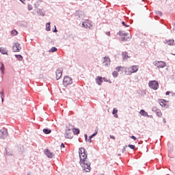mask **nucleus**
Returning a JSON list of instances; mask_svg holds the SVG:
<instances>
[{
	"label": "nucleus",
	"instance_id": "nucleus-58",
	"mask_svg": "<svg viewBox=\"0 0 175 175\" xmlns=\"http://www.w3.org/2000/svg\"><path fill=\"white\" fill-rule=\"evenodd\" d=\"M107 35L108 36H110V31H109L108 33H107Z\"/></svg>",
	"mask_w": 175,
	"mask_h": 175
},
{
	"label": "nucleus",
	"instance_id": "nucleus-7",
	"mask_svg": "<svg viewBox=\"0 0 175 175\" xmlns=\"http://www.w3.org/2000/svg\"><path fill=\"white\" fill-rule=\"evenodd\" d=\"M44 154L45 155H46L47 158H54L55 155L53 152H51L50 150L49 149L44 150Z\"/></svg>",
	"mask_w": 175,
	"mask_h": 175
},
{
	"label": "nucleus",
	"instance_id": "nucleus-12",
	"mask_svg": "<svg viewBox=\"0 0 175 175\" xmlns=\"http://www.w3.org/2000/svg\"><path fill=\"white\" fill-rule=\"evenodd\" d=\"M64 136L66 139H72L73 133H72V131H66Z\"/></svg>",
	"mask_w": 175,
	"mask_h": 175
},
{
	"label": "nucleus",
	"instance_id": "nucleus-42",
	"mask_svg": "<svg viewBox=\"0 0 175 175\" xmlns=\"http://www.w3.org/2000/svg\"><path fill=\"white\" fill-rule=\"evenodd\" d=\"M84 137H85V142L88 141V135L87 134H84Z\"/></svg>",
	"mask_w": 175,
	"mask_h": 175
},
{
	"label": "nucleus",
	"instance_id": "nucleus-48",
	"mask_svg": "<svg viewBox=\"0 0 175 175\" xmlns=\"http://www.w3.org/2000/svg\"><path fill=\"white\" fill-rule=\"evenodd\" d=\"M53 32L54 33L58 32V30L57 29V27H55V29L53 30Z\"/></svg>",
	"mask_w": 175,
	"mask_h": 175
},
{
	"label": "nucleus",
	"instance_id": "nucleus-33",
	"mask_svg": "<svg viewBox=\"0 0 175 175\" xmlns=\"http://www.w3.org/2000/svg\"><path fill=\"white\" fill-rule=\"evenodd\" d=\"M87 158H88V154H83L81 155V159H84V161L87 160Z\"/></svg>",
	"mask_w": 175,
	"mask_h": 175
},
{
	"label": "nucleus",
	"instance_id": "nucleus-41",
	"mask_svg": "<svg viewBox=\"0 0 175 175\" xmlns=\"http://www.w3.org/2000/svg\"><path fill=\"white\" fill-rule=\"evenodd\" d=\"M122 25L124 27H129V25H126V23H125L124 21H122Z\"/></svg>",
	"mask_w": 175,
	"mask_h": 175
},
{
	"label": "nucleus",
	"instance_id": "nucleus-24",
	"mask_svg": "<svg viewBox=\"0 0 175 175\" xmlns=\"http://www.w3.org/2000/svg\"><path fill=\"white\" fill-rule=\"evenodd\" d=\"M117 35H120V36H128V33H124L123 31H119V32L117 33Z\"/></svg>",
	"mask_w": 175,
	"mask_h": 175
},
{
	"label": "nucleus",
	"instance_id": "nucleus-19",
	"mask_svg": "<svg viewBox=\"0 0 175 175\" xmlns=\"http://www.w3.org/2000/svg\"><path fill=\"white\" fill-rule=\"evenodd\" d=\"M88 21H90V20L88 19H85L83 23H82V27L83 28H88Z\"/></svg>",
	"mask_w": 175,
	"mask_h": 175
},
{
	"label": "nucleus",
	"instance_id": "nucleus-61",
	"mask_svg": "<svg viewBox=\"0 0 175 175\" xmlns=\"http://www.w3.org/2000/svg\"><path fill=\"white\" fill-rule=\"evenodd\" d=\"M118 157H121V154H118Z\"/></svg>",
	"mask_w": 175,
	"mask_h": 175
},
{
	"label": "nucleus",
	"instance_id": "nucleus-62",
	"mask_svg": "<svg viewBox=\"0 0 175 175\" xmlns=\"http://www.w3.org/2000/svg\"><path fill=\"white\" fill-rule=\"evenodd\" d=\"M7 155H10V154H8V153H7Z\"/></svg>",
	"mask_w": 175,
	"mask_h": 175
},
{
	"label": "nucleus",
	"instance_id": "nucleus-56",
	"mask_svg": "<svg viewBox=\"0 0 175 175\" xmlns=\"http://www.w3.org/2000/svg\"><path fill=\"white\" fill-rule=\"evenodd\" d=\"M107 83H109V84H111V81H110V79H108Z\"/></svg>",
	"mask_w": 175,
	"mask_h": 175
},
{
	"label": "nucleus",
	"instance_id": "nucleus-43",
	"mask_svg": "<svg viewBox=\"0 0 175 175\" xmlns=\"http://www.w3.org/2000/svg\"><path fill=\"white\" fill-rule=\"evenodd\" d=\"M131 139H133L135 141L137 140V138H136V137L135 135H132L131 137Z\"/></svg>",
	"mask_w": 175,
	"mask_h": 175
},
{
	"label": "nucleus",
	"instance_id": "nucleus-37",
	"mask_svg": "<svg viewBox=\"0 0 175 175\" xmlns=\"http://www.w3.org/2000/svg\"><path fill=\"white\" fill-rule=\"evenodd\" d=\"M117 113H118V109H117V108H113V111H112V114H117Z\"/></svg>",
	"mask_w": 175,
	"mask_h": 175
},
{
	"label": "nucleus",
	"instance_id": "nucleus-20",
	"mask_svg": "<svg viewBox=\"0 0 175 175\" xmlns=\"http://www.w3.org/2000/svg\"><path fill=\"white\" fill-rule=\"evenodd\" d=\"M0 53L3 55H8V51L4 47H0Z\"/></svg>",
	"mask_w": 175,
	"mask_h": 175
},
{
	"label": "nucleus",
	"instance_id": "nucleus-44",
	"mask_svg": "<svg viewBox=\"0 0 175 175\" xmlns=\"http://www.w3.org/2000/svg\"><path fill=\"white\" fill-rule=\"evenodd\" d=\"M103 81H105V83H107V81H109V79H107L105 78V77H103Z\"/></svg>",
	"mask_w": 175,
	"mask_h": 175
},
{
	"label": "nucleus",
	"instance_id": "nucleus-59",
	"mask_svg": "<svg viewBox=\"0 0 175 175\" xmlns=\"http://www.w3.org/2000/svg\"><path fill=\"white\" fill-rule=\"evenodd\" d=\"M0 95H3V92L0 91Z\"/></svg>",
	"mask_w": 175,
	"mask_h": 175
},
{
	"label": "nucleus",
	"instance_id": "nucleus-15",
	"mask_svg": "<svg viewBox=\"0 0 175 175\" xmlns=\"http://www.w3.org/2000/svg\"><path fill=\"white\" fill-rule=\"evenodd\" d=\"M37 13L39 14V16H44L46 14V11L43 9H37Z\"/></svg>",
	"mask_w": 175,
	"mask_h": 175
},
{
	"label": "nucleus",
	"instance_id": "nucleus-17",
	"mask_svg": "<svg viewBox=\"0 0 175 175\" xmlns=\"http://www.w3.org/2000/svg\"><path fill=\"white\" fill-rule=\"evenodd\" d=\"M122 57L123 60L128 59V58H129V56L128 55V52H122Z\"/></svg>",
	"mask_w": 175,
	"mask_h": 175
},
{
	"label": "nucleus",
	"instance_id": "nucleus-53",
	"mask_svg": "<svg viewBox=\"0 0 175 175\" xmlns=\"http://www.w3.org/2000/svg\"><path fill=\"white\" fill-rule=\"evenodd\" d=\"M163 124H166V119L165 118H163Z\"/></svg>",
	"mask_w": 175,
	"mask_h": 175
},
{
	"label": "nucleus",
	"instance_id": "nucleus-25",
	"mask_svg": "<svg viewBox=\"0 0 175 175\" xmlns=\"http://www.w3.org/2000/svg\"><path fill=\"white\" fill-rule=\"evenodd\" d=\"M42 131L44 135H50V133H51V129H44Z\"/></svg>",
	"mask_w": 175,
	"mask_h": 175
},
{
	"label": "nucleus",
	"instance_id": "nucleus-45",
	"mask_svg": "<svg viewBox=\"0 0 175 175\" xmlns=\"http://www.w3.org/2000/svg\"><path fill=\"white\" fill-rule=\"evenodd\" d=\"M110 139H113V140H116V137L114 135H109Z\"/></svg>",
	"mask_w": 175,
	"mask_h": 175
},
{
	"label": "nucleus",
	"instance_id": "nucleus-52",
	"mask_svg": "<svg viewBox=\"0 0 175 175\" xmlns=\"http://www.w3.org/2000/svg\"><path fill=\"white\" fill-rule=\"evenodd\" d=\"M1 102L2 103H3V94L1 95Z\"/></svg>",
	"mask_w": 175,
	"mask_h": 175
},
{
	"label": "nucleus",
	"instance_id": "nucleus-13",
	"mask_svg": "<svg viewBox=\"0 0 175 175\" xmlns=\"http://www.w3.org/2000/svg\"><path fill=\"white\" fill-rule=\"evenodd\" d=\"M98 135V129H96L95 130V132L90 136H89V139H88V142H89V143H92V137H95L96 135Z\"/></svg>",
	"mask_w": 175,
	"mask_h": 175
},
{
	"label": "nucleus",
	"instance_id": "nucleus-26",
	"mask_svg": "<svg viewBox=\"0 0 175 175\" xmlns=\"http://www.w3.org/2000/svg\"><path fill=\"white\" fill-rule=\"evenodd\" d=\"M83 150H84V147H81L79 148V159H81V155H83Z\"/></svg>",
	"mask_w": 175,
	"mask_h": 175
},
{
	"label": "nucleus",
	"instance_id": "nucleus-55",
	"mask_svg": "<svg viewBox=\"0 0 175 175\" xmlns=\"http://www.w3.org/2000/svg\"><path fill=\"white\" fill-rule=\"evenodd\" d=\"M165 95H167V96L170 95V92H169V91L166 92Z\"/></svg>",
	"mask_w": 175,
	"mask_h": 175
},
{
	"label": "nucleus",
	"instance_id": "nucleus-34",
	"mask_svg": "<svg viewBox=\"0 0 175 175\" xmlns=\"http://www.w3.org/2000/svg\"><path fill=\"white\" fill-rule=\"evenodd\" d=\"M169 43H168V44H169V46H174V40H170L169 41Z\"/></svg>",
	"mask_w": 175,
	"mask_h": 175
},
{
	"label": "nucleus",
	"instance_id": "nucleus-29",
	"mask_svg": "<svg viewBox=\"0 0 175 175\" xmlns=\"http://www.w3.org/2000/svg\"><path fill=\"white\" fill-rule=\"evenodd\" d=\"M55 51H58V49L55 46H53L50 50L49 53H55Z\"/></svg>",
	"mask_w": 175,
	"mask_h": 175
},
{
	"label": "nucleus",
	"instance_id": "nucleus-16",
	"mask_svg": "<svg viewBox=\"0 0 175 175\" xmlns=\"http://www.w3.org/2000/svg\"><path fill=\"white\" fill-rule=\"evenodd\" d=\"M116 70H117V72H126V68L122 66H118L116 68Z\"/></svg>",
	"mask_w": 175,
	"mask_h": 175
},
{
	"label": "nucleus",
	"instance_id": "nucleus-21",
	"mask_svg": "<svg viewBox=\"0 0 175 175\" xmlns=\"http://www.w3.org/2000/svg\"><path fill=\"white\" fill-rule=\"evenodd\" d=\"M139 113L144 117H148V113H147V111H146L144 109H141Z\"/></svg>",
	"mask_w": 175,
	"mask_h": 175
},
{
	"label": "nucleus",
	"instance_id": "nucleus-27",
	"mask_svg": "<svg viewBox=\"0 0 175 175\" xmlns=\"http://www.w3.org/2000/svg\"><path fill=\"white\" fill-rule=\"evenodd\" d=\"M72 132L74 135H79L80 133V129H73Z\"/></svg>",
	"mask_w": 175,
	"mask_h": 175
},
{
	"label": "nucleus",
	"instance_id": "nucleus-22",
	"mask_svg": "<svg viewBox=\"0 0 175 175\" xmlns=\"http://www.w3.org/2000/svg\"><path fill=\"white\" fill-rule=\"evenodd\" d=\"M51 23L48 22L46 23V31L49 32V31H51Z\"/></svg>",
	"mask_w": 175,
	"mask_h": 175
},
{
	"label": "nucleus",
	"instance_id": "nucleus-54",
	"mask_svg": "<svg viewBox=\"0 0 175 175\" xmlns=\"http://www.w3.org/2000/svg\"><path fill=\"white\" fill-rule=\"evenodd\" d=\"M172 25L174 26V27H173L172 29H173V31H175V23H172Z\"/></svg>",
	"mask_w": 175,
	"mask_h": 175
},
{
	"label": "nucleus",
	"instance_id": "nucleus-2",
	"mask_svg": "<svg viewBox=\"0 0 175 175\" xmlns=\"http://www.w3.org/2000/svg\"><path fill=\"white\" fill-rule=\"evenodd\" d=\"M148 86L152 90L157 91L159 88V83L157 81H150L148 83Z\"/></svg>",
	"mask_w": 175,
	"mask_h": 175
},
{
	"label": "nucleus",
	"instance_id": "nucleus-50",
	"mask_svg": "<svg viewBox=\"0 0 175 175\" xmlns=\"http://www.w3.org/2000/svg\"><path fill=\"white\" fill-rule=\"evenodd\" d=\"M28 10H32V5H28Z\"/></svg>",
	"mask_w": 175,
	"mask_h": 175
},
{
	"label": "nucleus",
	"instance_id": "nucleus-49",
	"mask_svg": "<svg viewBox=\"0 0 175 175\" xmlns=\"http://www.w3.org/2000/svg\"><path fill=\"white\" fill-rule=\"evenodd\" d=\"M157 110H158V109H157V107H153L152 108V111H155V113H156Z\"/></svg>",
	"mask_w": 175,
	"mask_h": 175
},
{
	"label": "nucleus",
	"instance_id": "nucleus-60",
	"mask_svg": "<svg viewBox=\"0 0 175 175\" xmlns=\"http://www.w3.org/2000/svg\"><path fill=\"white\" fill-rule=\"evenodd\" d=\"M19 1H21L22 2V3H24V1H25V0H19Z\"/></svg>",
	"mask_w": 175,
	"mask_h": 175
},
{
	"label": "nucleus",
	"instance_id": "nucleus-31",
	"mask_svg": "<svg viewBox=\"0 0 175 175\" xmlns=\"http://www.w3.org/2000/svg\"><path fill=\"white\" fill-rule=\"evenodd\" d=\"M11 35H12V36H16V35H18V31H17L16 29H14L11 31Z\"/></svg>",
	"mask_w": 175,
	"mask_h": 175
},
{
	"label": "nucleus",
	"instance_id": "nucleus-32",
	"mask_svg": "<svg viewBox=\"0 0 175 175\" xmlns=\"http://www.w3.org/2000/svg\"><path fill=\"white\" fill-rule=\"evenodd\" d=\"M156 114L157 117H162V112L159 109H156Z\"/></svg>",
	"mask_w": 175,
	"mask_h": 175
},
{
	"label": "nucleus",
	"instance_id": "nucleus-46",
	"mask_svg": "<svg viewBox=\"0 0 175 175\" xmlns=\"http://www.w3.org/2000/svg\"><path fill=\"white\" fill-rule=\"evenodd\" d=\"M60 147L61 148H65V144L64 143H62Z\"/></svg>",
	"mask_w": 175,
	"mask_h": 175
},
{
	"label": "nucleus",
	"instance_id": "nucleus-51",
	"mask_svg": "<svg viewBox=\"0 0 175 175\" xmlns=\"http://www.w3.org/2000/svg\"><path fill=\"white\" fill-rule=\"evenodd\" d=\"M113 117H115V118H118V115L117 113L113 114Z\"/></svg>",
	"mask_w": 175,
	"mask_h": 175
},
{
	"label": "nucleus",
	"instance_id": "nucleus-4",
	"mask_svg": "<svg viewBox=\"0 0 175 175\" xmlns=\"http://www.w3.org/2000/svg\"><path fill=\"white\" fill-rule=\"evenodd\" d=\"M154 66H157L159 69L165 68L166 66V63L163 61H157L154 62Z\"/></svg>",
	"mask_w": 175,
	"mask_h": 175
},
{
	"label": "nucleus",
	"instance_id": "nucleus-8",
	"mask_svg": "<svg viewBox=\"0 0 175 175\" xmlns=\"http://www.w3.org/2000/svg\"><path fill=\"white\" fill-rule=\"evenodd\" d=\"M13 49H16L14 50L15 53H18L20 51V50H21V44H20V43H18V42H16L14 44V45L13 46Z\"/></svg>",
	"mask_w": 175,
	"mask_h": 175
},
{
	"label": "nucleus",
	"instance_id": "nucleus-1",
	"mask_svg": "<svg viewBox=\"0 0 175 175\" xmlns=\"http://www.w3.org/2000/svg\"><path fill=\"white\" fill-rule=\"evenodd\" d=\"M79 164L81 165L83 172L90 173L91 172V163L88 160H84L81 158L79 160Z\"/></svg>",
	"mask_w": 175,
	"mask_h": 175
},
{
	"label": "nucleus",
	"instance_id": "nucleus-6",
	"mask_svg": "<svg viewBox=\"0 0 175 175\" xmlns=\"http://www.w3.org/2000/svg\"><path fill=\"white\" fill-rule=\"evenodd\" d=\"M64 69L62 68H58L56 70L55 75H56V80H59L61 77H62V72Z\"/></svg>",
	"mask_w": 175,
	"mask_h": 175
},
{
	"label": "nucleus",
	"instance_id": "nucleus-36",
	"mask_svg": "<svg viewBox=\"0 0 175 175\" xmlns=\"http://www.w3.org/2000/svg\"><path fill=\"white\" fill-rule=\"evenodd\" d=\"M128 147L131 148V150H135L136 148V146L135 145L129 144Z\"/></svg>",
	"mask_w": 175,
	"mask_h": 175
},
{
	"label": "nucleus",
	"instance_id": "nucleus-5",
	"mask_svg": "<svg viewBox=\"0 0 175 175\" xmlns=\"http://www.w3.org/2000/svg\"><path fill=\"white\" fill-rule=\"evenodd\" d=\"M8 130L2 129L0 130V139H6L8 137Z\"/></svg>",
	"mask_w": 175,
	"mask_h": 175
},
{
	"label": "nucleus",
	"instance_id": "nucleus-11",
	"mask_svg": "<svg viewBox=\"0 0 175 175\" xmlns=\"http://www.w3.org/2000/svg\"><path fill=\"white\" fill-rule=\"evenodd\" d=\"M96 83L98 84V85H102V83H103V77L101 76H98L96 78Z\"/></svg>",
	"mask_w": 175,
	"mask_h": 175
},
{
	"label": "nucleus",
	"instance_id": "nucleus-18",
	"mask_svg": "<svg viewBox=\"0 0 175 175\" xmlns=\"http://www.w3.org/2000/svg\"><path fill=\"white\" fill-rule=\"evenodd\" d=\"M0 70L1 74L5 75V64H3V62H0Z\"/></svg>",
	"mask_w": 175,
	"mask_h": 175
},
{
	"label": "nucleus",
	"instance_id": "nucleus-39",
	"mask_svg": "<svg viewBox=\"0 0 175 175\" xmlns=\"http://www.w3.org/2000/svg\"><path fill=\"white\" fill-rule=\"evenodd\" d=\"M128 147V146H126V145H125L124 147H123V148H122V153H124V152H125V151H126V148Z\"/></svg>",
	"mask_w": 175,
	"mask_h": 175
},
{
	"label": "nucleus",
	"instance_id": "nucleus-3",
	"mask_svg": "<svg viewBox=\"0 0 175 175\" xmlns=\"http://www.w3.org/2000/svg\"><path fill=\"white\" fill-rule=\"evenodd\" d=\"M73 83V80L72 79V77L69 76H65L63 79V85L64 87H68V85H70Z\"/></svg>",
	"mask_w": 175,
	"mask_h": 175
},
{
	"label": "nucleus",
	"instance_id": "nucleus-38",
	"mask_svg": "<svg viewBox=\"0 0 175 175\" xmlns=\"http://www.w3.org/2000/svg\"><path fill=\"white\" fill-rule=\"evenodd\" d=\"M128 39H129V37H128V38L122 37L121 40H122V42H125V41L128 40Z\"/></svg>",
	"mask_w": 175,
	"mask_h": 175
},
{
	"label": "nucleus",
	"instance_id": "nucleus-40",
	"mask_svg": "<svg viewBox=\"0 0 175 175\" xmlns=\"http://www.w3.org/2000/svg\"><path fill=\"white\" fill-rule=\"evenodd\" d=\"M156 14H157V16H162V12H161V11H157V12H156Z\"/></svg>",
	"mask_w": 175,
	"mask_h": 175
},
{
	"label": "nucleus",
	"instance_id": "nucleus-47",
	"mask_svg": "<svg viewBox=\"0 0 175 175\" xmlns=\"http://www.w3.org/2000/svg\"><path fill=\"white\" fill-rule=\"evenodd\" d=\"M82 150H83V154H87V151L85 150V148H83V149H82Z\"/></svg>",
	"mask_w": 175,
	"mask_h": 175
},
{
	"label": "nucleus",
	"instance_id": "nucleus-9",
	"mask_svg": "<svg viewBox=\"0 0 175 175\" xmlns=\"http://www.w3.org/2000/svg\"><path fill=\"white\" fill-rule=\"evenodd\" d=\"M159 105H161V107H166V109H167L168 105H166V103H167V101L165 99H159Z\"/></svg>",
	"mask_w": 175,
	"mask_h": 175
},
{
	"label": "nucleus",
	"instance_id": "nucleus-28",
	"mask_svg": "<svg viewBox=\"0 0 175 175\" xmlns=\"http://www.w3.org/2000/svg\"><path fill=\"white\" fill-rule=\"evenodd\" d=\"M88 28L89 29H92V27H94V23L89 21L88 23Z\"/></svg>",
	"mask_w": 175,
	"mask_h": 175
},
{
	"label": "nucleus",
	"instance_id": "nucleus-10",
	"mask_svg": "<svg viewBox=\"0 0 175 175\" xmlns=\"http://www.w3.org/2000/svg\"><path fill=\"white\" fill-rule=\"evenodd\" d=\"M103 59H104V61H103L104 66H109V64L111 62L110 57L105 56L103 57Z\"/></svg>",
	"mask_w": 175,
	"mask_h": 175
},
{
	"label": "nucleus",
	"instance_id": "nucleus-57",
	"mask_svg": "<svg viewBox=\"0 0 175 175\" xmlns=\"http://www.w3.org/2000/svg\"><path fill=\"white\" fill-rule=\"evenodd\" d=\"M147 117L150 118H152V115H150V116L148 115V116H147Z\"/></svg>",
	"mask_w": 175,
	"mask_h": 175
},
{
	"label": "nucleus",
	"instance_id": "nucleus-14",
	"mask_svg": "<svg viewBox=\"0 0 175 175\" xmlns=\"http://www.w3.org/2000/svg\"><path fill=\"white\" fill-rule=\"evenodd\" d=\"M131 70H130L131 73H136L137 70H139V67L137 66H133L130 68Z\"/></svg>",
	"mask_w": 175,
	"mask_h": 175
},
{
	"label": "nucleus",
	"instance_id": "nucleus-23",
	"mask_svg": "<svg viewBox=\"0 0 175 175\" xmlns=\"http://www.w3.org/2000/svg\"><path fill=\"white\" fill-rule=\"evenodd\" d=\"M72 130H73V126L72 125H66L65 131L72 132Z\"/></svg>",
	"mask_w": 175,
	"mask_h": 175
},
{
	"label": "nucleus",
	"instance_id": "nucleus-35",
	"mask_svg": "<svg viewBox=\"0 0 175 175\" xmlns=\"http://www.w3.org/2000/svg\"><path fill=\"white\" fill-rule=\"evenodd\" d=\"M112 75H113V77H118V72H117V71H113V72H112Z\"/></svg>",
	"mask_w": 175,
	"mask_h": 175
},
{
	"label": "nucleus",
	"instance_id": "nucleus-30",
	"mask_svg": "<svg viewBox=\"0 0 175 175\" xmlns=\"http://www.w3.org/2000/svg\"><path fill=\"white\" fill-rule=\"evenodd\" d=\"M15 57L18 61H22L23 59V55H15Z\"/></svg>",
	"mask_w": 175,
	"mask_h": 175
}]
</instances>
